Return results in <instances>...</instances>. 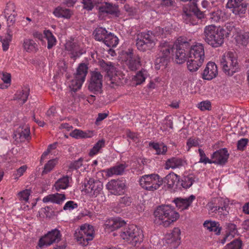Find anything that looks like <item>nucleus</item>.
<instances>
[{"mask_svg":"<svg viewBox=\"0 0 249 249\" xmlns=\"http://www.w3.org/2000/svg\"><path fill=\"white\" fill-rule=\"evenodd\" d=\"M191 2L192 4L189 5L188 8L191 11V12H192L193 14L195 15L198 19L204 18L205 14L204 12L200 11L197 8L196 1V0H193Z\"/></svg>","mask_w":249,"mask_h":249,"instance_id":"nucleus-39","label":"nucleus"},{"mask_svg":"<svg viewBox=\"0 0 249 249\" xmlns=\"http://www.w3.org/2000/svg\"><path fill=\"white\" fill-rule=\"evenodd\" d=\"M243 0H229L226 7L232 9L231 11L235 15H240L246 12L247 4L242 2Z\"/></svg>","mask_w":249,"mask_h":249,"instance_id":"nucleus-15","label":"nucleus"},{"mask_svg":"<svg viewBox=\"0 0 249 249\" xmlns=\"http://www.w3.org/2000/svg\"><path fill=\"white\" fill-rule=\"evenodd\" d=\"M174 46L173 44L166 41L161 42L159 46L160 51L158 55L161 57H166L170 59V55L173 51Z\"/></svg>","mask_w":249,"mask_h":249,"instance_id":"nucleus-23","label":"nucleus"},{"mask_svg":"<svg viewBox=\"0 0 249 249\" xmlns=\"http://www.w3.org/2000/svg\"><path fill=\"white\" fill-rule=\"evenodd\" d=\"M155 150L158 155L165 154L167 151V147L163 144H160L158 143H151L150 144Z\"/></svg>","mask_w":249,"mask_h":249,"instance_id":"nucleus-49","label":"nucleus"},{"mask_svg":"<svg viewBox=\"0 0 249 249\" xmlns=\"http://www.w3.org/2000/svg\"><path fill=\"white\" fill-rule=\"evenodd\" d=\"M138 36L147 42L155 43L154 36L151 31H148L146 32H142L139 34Z\"/></svg>","mask_w":249,"mask_h":249,"instance_id":"nucleus-52","label":"nucleus"},{"mask_svg":"<svg viewBox=\"0 0 249 249\" xmlns=\"http://www.w3.org/2000/svg\"><path fill=\"white\" fill-rule=\"evenodd\" d=\"M44 34L48 41L47 48L50 49L56 44L55 37L50 30H45Z\"/></svg>","mask_w":249,"mask_h":249,"instance_id":"nucleus-43","label":"nucleus"},{"mask_svg":"<svg viewBox=\"0 0 249 249\" xmlns=\"http://www.w3.org/2000/svg\"><path fill=\"white\" fill-rule=\"evenodd\" d=\"M180 230L175 228L171 233L166 234L162 240L164 249H175L180 244Z\"/></svg>","mask_w":249,"mask_h":249,"instance_id":"nucleus-10","label":"nucleus"},{"mask_svg":"<svg viewBox=\"0 0 249 249\" xmlns=\"http://www.w3.org/2000/svg\"><path fill=\"white\" fill-rule=\"evenodd\" d=\"M215 201H217L218 203L215 206H210L211 211L218 213L221 218L227 215L229 213L227 210L228 203L222 198H217Z\"/></svg>","mask_w":249,"mask_h":249,"instance_id":"nucleus-18","label":"nucleus"},{"mask_svg":"<svg viewBox=\"0 0 249 249\" xmlns=\"http://www.w3.org/2000/svg\"><path fill=\"white\" fill-rule=\"evenodd\" d=\"M94 236L93 226L86 224L82 225L74 233V237L77 242L84 246L88 245L89 242L93 240Z\"/></svg>","mask_w":249,"mask_h":249,"instance_id":"nucleus-8","label":"nucleus"},{"mask_svg":"<svg viewBox=\"0 0 249 249\" xmlns=\"http://www.w3.org/2000/svg\"><path fill=\"white\" fill-rule=\"evenodd\" d=\"M155 45V43L147 42L139 36L136 40V46L138 49L142 52L151 49Z\"/></svg>","mask_w":249,"mask_h":249,"instance_id":"nucleus-27","label":"nucleus"},{"mask_svg":"<svg viewBox=\"0 0 249 249\" xmlns=\"http://www.w3.org/2000/svg\"><path fill=\"white\" fill-rule=\"evenodd\" d=\"M83 159L80 158L78 160L71 162L69 166V168L71 170H77L82 165Z\"/></svg>","mask_w":249,"mask_h":249,"instance_id":"nucleus-58","label":"nucleus"},{"mask_svg":"<svg viewBox=\"0 0 249 249\" xmlns=\"http://www.w3.org/2000/svg\"><path fill=\"white\" fill-rule=\"evenodd\" d=\"M66 197L64 194L55 193L49 195L43 198V202L47 203L51 202L58 204H61L65 199Z\"/></svg>","mask_w":249,"mask_h":249,"instance_id":"nucleus-24","label":"nucleus"},{"mask_svg":"<svg viewBox=\"0 0 249 249\" xmlns=\"http://www.w3.org/2000/svg\"><path fill=\"white\" fill-rule=\"evenodd\" d=\"M199 145V142L198 139H194V138H190L188 140L187 142V145L188 147L189 150L191 147L193 146H197Z\"/></svg>","mask_w":249,"mask_h":249,"instance_id":"nucleus-64","label":"nucleus"},{"mask_svg":"<svg viewBox=\"0 0 249 249\" xmlns=\"http://www.w3.org/2000/svg\"><path fill=\"white\" fill-rule=\"evenodd\" d=\"M125 222L118 219L109 220L106 224V228L113 231L121 228L118 231L121 237L133 246L142 242L143 235L142 231L137 226L132 225L122 228Z\"/></svg>","mask_w":249,"mask_h":249,"instance_id":"nucleus-2","label":"nucleus"},{"mask_svg":"<svg viewBox=\"0 0 249 249\" xmlns=\"http://www.w3.org/2000/svg\"><path fill=\"white\" fill-rule=\"evenodd\" d=\"M84 9L90 11L94 7V0H82Z\"/></svg>","mask_w":249,"mask_h":249,"instance_id":"nucleus-60","label":"nucleus"},{"mask_svg":"<svg viewBox=\"0 0 249 249\" xmlns=\"http://www.w3.org/2000/svg\"><path fill=\"white\" fill-rule=\"evenodd\" d=\"M29 89L28 88H25L22 90H19L17 91V93L15 95L14 97V100H18L21 101V104L23 105L24 104L29 96Z\"/></svg>","mask_w":249,"mask_h":249,"instance_id":"nucleus-37","label":"nucleus"},{"mask_svg":"<svg viewBox=\"0 0 249 249\" xmlns=\"http://www.w3.org/2000/svg\"><path fill=\"white\" fill-rule=\"evenodd\" d=\"M176 46L175 61L178 64H182L186 60L188 52L189 58L204 61L205 52L202 44L198 43L191 46L189 42L179 37L177 40Z\"/></svg>","mask_w":249,"mask_h":249,"instance_id":"nucleus-1","label":"nucleus"},{"mask_svg":"<svg viewBox=\"0 0 249 249\" xmlns=\"http://www.w3.org/2000/svg\"><path fill=\"white\" fill-rule=\"evenodd\" d=\"M196 199V196L193 195L189 197L183 198L178 197L174 199L173 202L175 203L176 207L180 209L184 210L188 209L191 206L193 201Z\"/></svg>","mask_w":249,"mask_h":249,"instance_id":"nucleus-21","label":"nucleus"},{"mask_svg":"<svg viewBox=\"0 0 249 249\" xmlns=\"http://www.w3.org/2000/svg\"><path fill=\"white\" fill-rule=\"evenodd\" d=\"M99 11L101 15L106 13L110 15H115L117 17H119L120 14L118 5H113L108 2H106L104 4L100 6Z\"/></svg>","mask_w":249,"mask_h":249,"instance_id":"nucleus-22","label":"nucleus"},{"mask_svg":"<svg viewBox=\"0 0 249 249\" xmlns=\"http://www.w3.org/2000/svg\"><path fill=\"white\" fill-rule=\"evenodd\" d=\"M65 50L71 54V58L73 59L79 57L83 53L79 45L73 38H71L66 41L65 45Z\"/></svg>","mask_w":249,"mask_h":249,"instance_id":"nucleus-14","label":"nucleus"},{"mask_svg":"<svg viewBox=\"0 0 249 249\" xmlns=\"http://www.w3.org/2000/svg\"><path fill=\"white\" fill-rule=\"evenodd\" d=\"M118 37L112 33H109L106 35L103 42L109 47H115L118 44Z\"/></svg>","mask_w":249,"mask_h":249,"instance_id":"nucleus-35","label":"nucleus"},{"mask_svg":"<svg viewBox=\"0 0 249 249\" xmlns=\"http://www.w3.org/2000/svg\"><path fill=\"white\" fill-rule=\"evenodd\" d=\"M220 64L224 73L229 76L233 75L239 69L236 55L231 52H229L223 55L220 60Z\"/></svg>","mask_w":249,"mask_h":249,"instance_id":"nucleus-6","label":"nucleus"},{"mask_svg":"<svg viewBox=\"0 0 249 249\" xmlns=\"http://www.w3.org/2000/svg\"><path fill=\"white\" fill-rule=\"evenodd\" d=\"M226 229V234L230 236L233 237L234 234L237 232L236 226L235 224L232 223H226L225 225Z\"/></svg>","mask_w":249,"mask_h":249,"instance_id":"nucleus-54","label":"nucleus"},{"mask_svg":"<svg viewBox=\"0 0 249 249\" xmlns=\"http://www.w3.org/2000/svg\"><path fill=\"white\" fill-rule=\"evenodd\" d=\"M84 189L91 197H97L99 203L106 201V198L103 191V184L100 180L89 178L87 182H85Z\"/></svg>","mask_w":249,"mask_h":249,"instance_id":"nucleus-5","label":"nucleus"},{"mask_svg":"<svg viewBox=\"0 0 249 249\" xmlns=\"http://www.w3.org/2000/svg\"><path fill=\"white\" fill-rule=\"evenodd\" d=\"M203 63V61L188 58L187 68L190 71H196L201 67Z\"/></svg>","mask_w":249,"mask_h":249,"instance_id":"nucleus-36","label":"nucleus"},{"mask_svg":"<svg viewBox=\"0 0 249 249\" xmlns=\"http://www.w3.org/2000/svg\"><path fill=\"white\" fill-rule=\"evenodd\" d=\"M53 14L58 18H70L72 14V12L69 9L63 8L61 6H57L56 7L53 11Z\"/></svg>","mask_w":249,"mask_h":249,"instance_id":"nucleus-26","label":"nucleus"},{"mask_svg":"<svg viewBox=\"0 0 249 249\" xmlns=\"http://www.w3.org/2000/svg\"><path fill=\"white\" fill-rule=\"evenodd\" d=\"M99 63L101 68L107 73L108 76H111V73L116 71L115 68L112 63L106 62L104 60L99 61Z\"/></svg>","mask_w":249,"mask_h":249,"instance_id":"nucleus-33","label":"nucleus"},{"mask_svg":"<svg viewBox=\"0 0 249 249\" xmlns=\"http://www.w3.org/2000/svg\"><path fill=\"white\" fill-rule=\"evenodd\" d=\"M57 163L56 159H52L48 161L45 165L42 171V175L47 174L52 171Z\"/></svg>","mask_w":249,"mask_h":249,"instance_id":"nucleus-50","label":"nucleus"},{"mask_svg":"<svg viewBox=\"0 0 249 249\" xmlns=\"http://www.w3.org/2000/svg\"><path fill=\"white\" fill-rule=\"evenodd\" d=\"M117 73H115L114 74L113 73H111V76H109L110 77V79L111 80V83L112 84H115L116 85H119L120 83V80L121 79V77L119 75L121 74L120 72H117Z\"/></svg>","mask_w":249,"mask_h":249,"instance_id":"nucleus-61","label":"nucleus"},{"mask_svg":"<svg viewBox=\"0 0 249 249\" xmlns=\"http://www.w3.org/2000/svg\"><path fill=\"white\" fill-rule=\"evenodd\" d=\"M226 30L214 25L206 26L204 29L203 38L208 44L213 48L221 46L224 42Z\"/></svg>","mask_w":249,"mask_h":249,"instance_id":"nucleus-3","label":"nucleus"},{"mask_svg":"<svg viewBox=\"0 0 249 249\" xmlns=\"http://www.w3.org/2000/svg\"><path fill=\"white\" fill-rule=\"evenodd\" d=\"M182 18L184 22L187 24L189 23L192 25H196L198 21L195 15L191 12L189 8H184Z\"/></svg>","mask_w":249,"mask_h":249,"instance_id":"nucleus-25","label":"nucleus"},{"mask_svg":"<svg viewBox=\"0 0 249 249\" xmlns=\"http://www.w3.org/2000/svg\"><path fill=\"white\" fill-rule=\"evenodd\" d=\"M218 73L217 66L214 62H209L202 73L204 79L210 80L215 77Z\"/></svg>","mask_w":249,"mask_h":249,"instance_id":"nucleus-20","label":"nucleus"},{"mask_svg":"<svg viewBox=\"0 0 249 249\" xmlns=\"http://www.w3.org/2000/svg\"><path fill=\"white\" fill-rule=\"evenodd\" d=\"M105 141L102 139L98 141L89 151V155L93 156L98 153L100 149L105 146Z\"/></svg>","mask_w":249,"mask_h":249,"instance_id":"nucleus-48","label":"nucleus"},{"mask_svg":"<svg viewBox=\"0 0 249 249\" xmlns=\"http://www.w3.org/2000/svg\"><path fill=\"white\" fill-rule=\"evenodd\" d=\"M198 152L199 154V156L200 157L199 162H203L205 164H206L207 163L210 164L212 163V160H210L208 158H207L206 156V155L202 149H199Z\"/></svg>","mask_w":249,"mask_h":249,"instance_id":"nucleus-56","label":"nucleus"},{"mask_svg":"<svg viewBox=\"0 0 249 249\" xmlns=\"http://www.w3.org/2000/svg\"><path fill=\"white\" fill-rule=\"evenodd\" d=\"M107 189L115 195H120L124 190L125 183L123 180L112 179L106 185Z\"/></svg>","mask_w":249,"mask_h":249,"instance_id":"nucleus-17","label":"nucleus"},{"mask_svg":"<svg viewBox=\"0 0 249 249\" xmlns=\"http://www.w3.org/2000/svg\"><path fill=\"white\" fill-rule=\"evenodd\" d=\"M208 16V18L211 22H216L223 18V13L221 10H218L210 13Z\"/></svg>","mask_w":249,"mask_h":249,"instance_id":"nucleus-44","label":"nucleus"},{"mask_svg":"<svg viewBox=\"0 0 249 249\" xmlns=\"http://www.w3.org/2000/svg\"><path fill=\"white\" fill-rule=\"evenodd\" d=\"M78 207L77 204L73 201H68L64 205L63 209L64 210H71L76 208Z\"/></svg>","mask_w":249,"mask_h":249,"instance_id":"nucleus-63","label":"nucleus"},{"mask_svg":"<svg viewBox=\"0 0 249 249\" xmlns=\"http://www.w3.org/2000/svg\"><path fill=\"white\" fill-rule=\"evenodd\" d=\"M162 183L166 185L168 189H177L180 184L179 176L174 173H169L162 179Z\"/></svg>","mask_w":249,"mask_h":249,"instance_id":"nucleus-19","label":"nucleus"},{"mask_svg":"<svg viewBox=\"0 0 249 249\" xmlns=\"http://www.w3.org/2000/svg\"><path fill=\"white\" fill-rule=\"evenodd\" d=\"M139 182L142 188L154 191L162 184V178L158 174L145 175L141 177Z\"/></svg>","mask_w":249,"mask_h":249,"instance_id":"nucleus-7","label":"nucleus"},{"mask_svg":"<svg viewBox=\"0 0 249 249\" xmlns=\"http://www.w3.org/2000/svg\"><path fill=\"white\" fill-rule=\"evenodd\" d=\"M169 59L166 57H161L158 55L155 61V69L160 70L163 69L165 68L169 62Z\"/></svg>","mask_w":249,"mask_h":249,"instance_id":"nucleus-40","label":"nucleus"},{"mask_svg":"<svg viewBox=\"0 0 249 249\" xmlns=\"http://www.w3.org/2000/svg\"><path fill=\"white\" fill-rule=\"evenodd\" d=\"M242 242L240 239H235L227 244L224 249H242Z\"/></svg>","mask_w":249,"mask_h":249,"instance_id":"nucleus-53","label":"nucleus"},{"mask_svg":"<svg viewBox=\"0 0 249 249\" xmlns=\"http://www.w3.org/2000/svg\"><path fill=\"white\" fill-rule=\"evenodd\" d=\"M248 142V139L246 138H243L239 140L237 143V149L241 151H243L245 147H246Z\"/></svg>","mask_w":249,"mask_h":249,"instance_id":"nucleus-62","label":"nucleus"},{"mask_svg":"<svg viewBox=\"0 0 249 249\" xmlns=\"http://www.w3.org/2000/svg\"><path fill=\"white\" fill-rule=\"evenodd\" d=\"M132 203V198L128 196H124L120 198L119 204L121 207L130 206Z\"/></svg>","mask_w":249,"mask_h":249,"instance_id":"nucleus-55","label":"nucleus"},{"mask_svg":"<svg viewBox=\"0 0 249 249\" xmlns=\"http://www.w3.org/2000/svg\"><path fill=\"white\" fill-rule=\"evenodd\" d=\"M61 234L60 231L57 229L52 230L39 239L38 246L39 248L42 249L58 242L61 240Z\"/></svg>","mask_w":249,"mask_h":249,"instance_id":"nucleus-12","label":"nucleus"},{"mask_svg":"<svg viewBox=\"0 0 249 249\" xmlns=\"http://www.w3.org/2000/svg\"><path fill=\"white\" fill-rule=\"evenodd\" d=\"M12 31L8 29L5 35L0 37V40L2 43V50L3 51H6L8 50L10 43L12 39Z\"/></svg>","mask_w":249,"mask_h":249,"instance_id":"nucleus-29","label":"nucleus"},{"mask_svg":"<svg viewBox=\"0 0 249 249\" xmlns=\"http://www.w3.org/2000/svg\"><path fill=\"white\" fill-rule=\"evenodd\" d=\"M203 225L211 231H213L217 235L219 234L221 230L220 224L218 222L215 221H206L204 222Z\"/></svg>","mask_w":249,"mask_h":249,"instance_id":"nucleus-32","label":"nucleus"},{"mask_svg":"<svg viewBox=\"0 0 249 249\" xmlns=\"http://www.w3.org/2000/svg\"><path fill=\"white\" fill-rule=\"evenodd\" d=\"M183 163L184 162L181 159L177 157H173L167 160L166 162V166L167 167L166 168L168 169L171 168L175 169L179 168L183 165Z\"/></svg>","mask_w":249,"mask_h":249,"instance_id":"nucleus-31","label":"nucleus"},{"mask_svg":"<svg viewBox=\"0 0 249 249\" xmlns=\"http://www.w3.org/2000/svg\"><path fill=\"white\" fill-rule=\"evenodd\" d=\"M103 87V75L98 71L90 72V78L88 85V89L94 94L101 93Z\"/></svg>","mask_w":249,"mask_h":249,"instance_id":"nucleus-11","label":"nucleus"},{"mask_svg":"<svg viewBox=\"0 0 249 249\" xmlns=\"http://www.w3.org/2000/svg\"><path fill=\"white\" fill-rule=\"evenodd\" d=\"M17 133L20 139H28L30 138V130L29 127L27 126L19 127ZM15 135L16 136L17 134Z\"/></svg>","mask_w":249,"mask_h":249,"instance_id":"nucleus-45","label":"nucleus"},{"mask_svg":"<svg viewBox=\"0 0 249 249\" xmlns=\"http://www.w3.org/2000/svg\"><path fill=\"white\" fill-rule=\"evenodd\" d=\"M88 67L85 63L80 64L77 69L74 78L71 81L69 87L71 90L75 92L79 89L85 80Z\"/></svg>","mask_w":249,"mask_h":249,"instance_id":"nucleus-9","label":"nucleus"},{"mask_svg":"<svg viewBox=\"0 0 249 249\" xmlns=\"http://www.w3.org/2000/svg\"><path fill=\"white\" fill-rule=\"evenodd\" d=\"M236 40L239 44L246 46L249 43V32L239 34L236 36Z\"/></svg>","mask_w":249,"mask_h":249,"instance_id":"nucleus-46","label":"nucleus"},{"mask_svg":"<svg viewBox=\"0 0 249 249\" xmlns=\"http://www.w3.org/2000/svg\"><path fill=\"white\" fill-rule=\"evenodd\" d=\"M30 195V190L28 189H26L21 192H20L18 194V196L20 199L22 201H24L25 202L28 201Z\"/></svg>","mask_w":249,"mask_h":249,"instance_id":"nucleus-57","label":"nucleus"},{"mask_svg":"<svg viewBox=\"0 0 249 249\" xmlns=\"http://www.w3.org/2000/svg\"><path fill=\"white\" fill-rule=\"evenodd\" d=\"M107 31L102 27L97 28L93 32L94 38L96 40L104 41Z\"/></svg>","mask_w":249,"mask_h":249,"instance_id":"nucleus-38","label":"nucleus"},{"mask_svg":"<svg viewBox=\"0 0 249 249\" xmlns=\"http://www.w3.org/2000/svg\"><path fill=\"white\" fill-rule=\"evenodd\" d=\"M229 157V154L226 148H221L214 152L212 155V163L221 165L226 164Z\"/></svg>","mask_w":249,"mask_h":249,"instance_id":"nucleus-16","label":"nucleus"},{"mask_svg":"<svg viewBox=\"0 0 249 249\" xmlns=\"http://www.w3.org/2000/svg\"><path fill=\"white\" fill-rule=\"evenodd\" d=\"M126 167L127 165L125 163L117 164L107 169V174L108 176H112L113 175H122L124 173Z\"/></svg>","mask_w":249,"mask_h":249,"instance_id":"nucleus-28","label":"nucleus"},{"mask_svg":"<svg viewBox=\"0 0 249 249\" xmlns=\"http://www.w3.org/2000/svg\"><path fill=\"white\" fill-rule=\"evenodd\" d=\"M71 178L68 176H63L58 179L55 183L54 186L57 191L60 189H66L69 186L70 180Z\"/></svg>","mask_w":249,"mask_h":249,"instance_id":"nucleus-30","label":"nucleus"},{"mask_svg":"<svg viewBox=\"0 0 249 249\" xmlns=\"http://www.w3.org/2000/svg\"><path fill=\"white\" fill-rule=\"evenodd\" d=\"M127 58L126 64L130 71H135L141 66V57L139 55L134 54L132 50L129 49L126 52Z\"/></svg>","mask_w":249,"mask_h":249,"instance_id":"nucleus-13","label":"nucleus"},{"mask_svg":"<svg viewBox=\"0 0 249 249\" xmlns=\"http://www.w3.org/2000/svg\"><path fill=\"white\" fill-rule=\"evenodd\" d=\"M70 135L75 139L85 138L90 137L86 132L77 129L72 131L70 133Z\"/></svg>","mask_w":249,"mask_h":249,"instance_id":"nucleus-51","label":"nucleus"},{"mask_svg":"<svg viewBox=\"0 0 249 249\" xmlns=\"http://www.w3.org/2000/svg\"><path fill=\"white\" fill-rule=\"evenodd\" d=\"M10 8L13 10V14H11L7 18V23L8 24V26H10L11 25H13L16 20L15 18L17 16V14L15 13V5L14 3H10L7 6L6 9L5 10V13H6V11L7 10V8Z\"/></svg>","mask_w":249,"mask_h":249,"instance_id":"nucleus-47","label":"nucleus"},{"mask_svg":"<svg viewBox=\"0 0 249 249\" xmlns=\"http://www.w3.org/2000/svg\"><path fill=\"white\" fill-rule=\"evenodd\" d=\"M179 187H178V188H180L181 187H182L183 188L187 189L192 185L194 182V179L192 177L187 176L182 177L181 180H179Z\"/></svg>","mask_w":249,"mask_h":249,"instance_id":"nucleus-41","label":"nucleus"},{"mask_svg":"<svg viewBox=\"0 0 249 249\" xmlns=\"http://www.w3.org/2000/svg\"><path fill=\"white\" fill-rule=\"evenodd\" d=\"M198 107L202 111L210 110L211 109V102L208 101H202L198 105Z\"/></svg>","mask_w":249,"mask_h":249,"instance_id":"nucleus-59","label":"nucleus"},{"mask_svg":"<svg viewBox=\"0 0 249 249\" xmlns=\"http://www.w3.org/2000/svg\"><path fill=\"white\" fill-rule=\"evenodd\" d=\"M154 216V222L156 225L166 227L176 221L179 214L169 205H160L155 210Z\"/></svg>","mask_w":249,"mask_h":249,"instance_id":"nucleus-4","label":"nucleus"},{"mask_svg":"<svg viewBox=\"0 0 249 249\" xmlns=\"http://www.w3.org/2000/svg\"><path fill=\"white\" fill-rule=\"evenodd\" d=\"M23 46L24 50L27 52H36L38 50L36 43L31 39H24Z\"/></svg>","mask_w":249,"mask_h":249,"instance_id":"nucleus-34","label":"nucleus"},{"mask_svg":"<svg viewBox=\"0 0 249 249\" xmlns=\"http://www.w3.org/2000/svg\"><path fill=\"white\" fill-rule=\"evenodd\" d=\"M147 76V71L145 70H141L137 72L136 75L133 78V80L136 82V84L141 85L145 80Z\"/></svg>","mask_w":249,"mask_h":249,"instance_id":"nucleus-42","label":"nucleus"}]
</instances>
